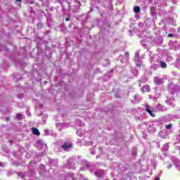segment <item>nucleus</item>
Masks as SVG:
<instances>
[{
    "instance_id": "nucleus-34",
    "label": "nucleus",
    "mask_w": 180,
    "mask_h": 180,
    "mask_svg": "<svg viewBox=\"0 0 180 180\" xmlns=\"http://www.w3.org/2000/svg\"><path fill=\"white\" fill-rule=\"evenodd\" d=\"M13 165H16V164L15 163V162H13Z\"/></svg>"
},
{
    "instance_id": "nucleus-16",
    "label": "nucleus",
    "mask_w": 180,
    "mask_h": 180,
    "mask_svg": "<svg viewBox=\"0 0 180 180\" xmlns=\"http://www.w3.org/2000/svg\"><path fill=\"white\" fill-rule=\"evenodd\" d=\"M77 136H79V137H82V133L81 132V129H78L77 131Z\"/></svg>"
},
{
    "instance_id": "nucleus-29",
    "label": "nucleus",
    "mask_w": 180,
    "mask_h": 180,
    "mask_svg": "<svg viewBox=\"0 0 180 180\" xmlns=\"http://www.w3.org/2000/svg\"><path fill=\"white\" fill-rule=\"evenodd\" d=\"M177 140L179 141L180 143V135L177 137Z\"/></svg>"
},
{
    "instance_id": "nucleus-28",
    "label": "nucleus",
    "mask_w": 180,
    "mask_h": 180,
    "mask_svg": "<svg viewBox=\"0 0 180 180\" xmlns=\"http://www.w3.org/2000/svg\"><path fill=\"white\" fill-rule=\"evenodd\" d=\"M167 168H172V165H171V164H170V165H168L167 166Z\"/></svg>"
},
{
    "instance_id": "nucleus-33",
    "label": "nucleus",
    "mask_w": 180,
    "mask_h": 180,
    "mask_svg": "<svg viewBox=\"0 0 180 180\" xmlns=\"http://www.w3.org/2000/svg\"><path fill=\"white\" fill-rule=\"evenodd\" d=\"M6 122H8V121L9 120V119H8V118H6Z\"/></svg>"
},
{
    "instance_id": "nucleus-32",
    "label": "nucleus",
    "mask_w": 180,
    "mask_h": 180,
    "mask_svg": "<svg viewBox=\"0 0 180 180\" xmlns=\"http://www.w3.org/2000/svg\"><path fill=\"white\" fill-rule=\"evenodd\" d=\"M2 166H3L2 163H1V162H0V167H2Z\"/></svg>"
},
{
    "instance_id": "nucleus-30",
    "label": "nucleus",
    "mask_w": 180,
    "mask_h": 180,
    "mask_svg": "<svg viewBox=\"0 0 180 180\" xmlns=\"http://www.w3.org/2000/svg\"><path fill=\"white\" fill-rule=\"evenodd\" d=\"M155 180H160V178H159L158 176H156V177L155 178Z\"/></svg>"
},
{
    "instance_id": "nucleus-9",
    "label": "nucleus",
    "mask_w": 180,
    "mask_h": 180,
    "mask_svg": "<svg viewBox=\"0 0 180 180\" xmlns=\"http://www.w3.org/2000/svg\"><path fill=\"white\" fill-rule=\"evenodd\" d=\"M142 92H150V86L145 85L141 89Z\"/></svg>"
},
{
    "instance_id": "nucleus-18",
    "label": "nucleus",
    "mask_w": 180,
    "mask_h": 180,
    "mask_svg": "<svg viewBox=\"0 0 180 180\" xmlns=\"http://www.w3.org/2000/svg\"><path fill=\"white\" fill-rule=\"evenodd\" d=\"M171 127H172V124H169L165 126V128L167 129V130H169V129H171Z\"/></svg>"
},
{
    "instance_id": "nucleus-14",
    "label": "nucleus",
    "mask_w": 180,
    "mask_h": 180,
    "mask_svg": "<svg viewBox=\"0 0 180 180\" xmlns=\"http://www.w3.org/2000/svg\"><path fill=\"white\" fill-rule=\"evenodd\" d=\"M134 11L135 12V13H140V7H139L137 6H134Z\"/></svg>"
},
{
    "instance_id": "nucleus-12",
    "label": "nucleus",
    "mask_w": 180,
    "mask_h": 180,
    "mask_svg": "<svg viewBox=\"0 0 180 180\" xmlns=\"http://www.w3.org/2000/svg\"><path fill=\"white\" fill-rule=\"evenodd\" d=\"M32 133H33V134H35L36 136L40 135V131H39V129H37V128H32Z\"/></svg>"
},
{
    "instance_id": "nucleus-41",
    "label": "nucleus",
    "mask_w": 180,
    "mask_h": 180,
    "mask_svg": "<svg viewBox=\"0 0 180 180\" xmlns=\"http://www.w3.org/2000/svg\"><path fill=\"white\" fill-rule=\"evenodd\" d=\"M44 123H46V121H44Z\"/></svg>"
},
{
    "instance_id": "nucleus-35",
    "label": "nucleus",
    "mask_w": 180,
    "mask_h": 180,
    "mask_svg": "<svg viewBox=\"0 0 180 180\" xmlns=\"http://www.w3.org/2000/svg\"><path fill=\"white\" fill-rule=\"evenodd\" d=\"M18 97H19V98H22V96H21V95H20Z\"/></svg>"
},
{
    "instance_id": "nucleus-25",
    "label": "nucleus",
    "mask_w": 180,
    "mask_h": 180,
    "mask_svg": "<svg viewBox=\"0 0 180 180\" xmlns=\"http://www.w3.org/2000/svg\"><path fill=\"white\" fill-rule=\"evenodd\" d=\"M51 162H52V164H54V165H57V162L56 160H52L51 161Z\"/></svg>"
},
{
    "instance_id": "nucleus-5",
    "label": "nucleus",
    "mask_w": 180,
    "mask_h": 180,
    "mask_svg": "<svg viewBox=\"0 0 180 180\" xmlns=\"http://www.w3.org/2000/svg\"><path fill=\"white\" fill-rule=\"evenodd\" d=\"M72 146V143H65V144L62 146V148L65 150V151H68V150H70V148H71Z\"/></svg>"
},
{
    "instance_id": "nucleus-13",
    "label": "nucleus",
    "mask_w": 180,
    "mask_h": 180,
    "mask_svg": "<svg viewBox=\"0 0 180 180\" xmlns=\"http://www.w3.org/2000/svg\"><path fill=\"white\" fill-rule=\"evenodd\" d=\"M134 60H135V61H139V60H140V53L139 52H137L136 53Z\"/></svg>"
},
{
    "instance_id": "nucleus-36",
    "label": "nucleus",
    "mask_w": 180,
    "mask_h": 180,
    "mask_svg": "<svg viewBox=\"0 0 180 180\" xmlns=\"http://www.w3.org/2000/svg\"><path fill=\"white\" fill-rule=\"evenodd\" d=\"M44 84H47V82H44Z\"/></svg>"
},
{
    "instance_id": "nucleus-31",
    "label": "nucleus",
    "mask_w": 180,
    "mask_h": 180,
    "mask_svg": "<svg viewBox=\"0 0 180 180\" xmlns=\"http://www.w3.org/2000/svg\"><path fill=\"white\" fill-rule=\"evenodd\" d=\"M65 20H66V22H68V20H70V18H68L65 19Z\"/></svg>"
},
{
    "instance_id": "nucleus-19",
    "label": "nucleus",
    "mask_w": 180,
    "mask_h": 180,
    "mask_svg": "<svg viewBox=\"0 0 180 180\" xmlns=\"http://www.w3.org/2000/svg\"><path fill=\"white\" fill-rule=\"evenodd\" d=\"M89 165H86L84 167H81L80 171H85V169H86V168H88Z\"/></svg>"
},
{
    "instance_id": "nucleus-39",
    "label": "nucleus",
    "mask_w": 180,
    "mask_h": 180,
    "mask_svg": "<svg viewBox=\"0 0 180 180\" xmlns=\"http://www.w3.org/2000/svg\"><path fill=\"white\" fill-rule=\"evenodd\" d=\"M28 115L30 116V113H28Z\"/></svg>"
},
{
    "instance_id": "nucleus-26",
    "label": "nucleus",
    "mask_w": 180,
    "mask_h": 180,
    "mask_svg": "<svg viewBox=\"0 0 180 180\" xmlns=\"http://www.w3.org/2000/svg\"><path fill=\"white\" fill-rule=\"evenodd\" d=\"M174 165H176V167H180V162L176 164V162H174Z\"/></svg>"
},
{
    "instance_id": "nucleus-20",
    "label": "nucleus",
    "mask_w": 180,
    "mask_h": 180,
    "mask_svg": "<svg viewBox=\"0 0 180 180\" xmlns=\"http://www.w3.org/2000/svg\"><path fill=\"white\" fill-rule=\"evenodd\" d=\"M163 149L165 151H168V145H165L164 147H163Z\"/></svg>"
},
{
    "instance_id": "nucleus-8",
    "label": "nucleus",
    "mask_w": 180,
    "mask_h": 180,
    "mask_svg": "<svg viewBox=\"0 0 180 180\" xmlns=\"http://www.w3.org/2000/svg\"><path fill=\"white\" fill-rule=\"evenodd\" d=\"M166 103H167V105H170L173 108H174V106H175V104L174 103V98L173 97L172 98H170V100H166Z\"/></svg>"
},
{
    "instance_id": "nucleus-15",
    "label": "nucleus",
    "mask_w": 180,
    "mask_h": 180,
    "mask_svg": "<svg viewBox=\"0 0 180 180\" xmlns=\"http://www.w3.org/2000/svg\"><path fill=\"white\" fill-rule=\"evenodd\" d=\"M22 117H23V115H22V114H18L16 115V119H18V120H22Z\"/></svg>"
},
{
    "instance_id": "nucleus-3",
    "label": "nucleus",
    "mask_w": 180,
    "mask_h": 180,
    "mask_svg": "<svg viewBox=\"0 0 180 180\" xmlns=\"http://www.w3.org/2000/svg\"><path fill=\"white\" fill-rule=\"evenodd\" d=\"M74 162H75V160H74V158H70L68 160V164L66 165V167L69 168V169H70L71 168H73Z\"/></svg>"
},
{
    "instance_id": "nucleus-4",
    "label": "nucleus",
    "mask_w": 180,
    "mask_h": 180,
    "mask_svg": "<svg viewBox=\"0 0 180 180\" xmlns=\"http://www.w3.org/2000/svg\"><path fill=\"white\" fill-rule=\"evenodd\" d=\"M154 82L156 85H161L164 84V79L160 78L159 77H156L154 78Z\"/></svg>"
},
{
    "instance_id": "nucleus-11",
    "label": "nucleus",
    "mask_w": 180,
    "mask_h": 180,
    "mask_svg": "<svg viewBox=\"0 0 180 180\" xmlns=\"http://www.w3.org/2000/svg\"><path fill=\"white\" fill-rule=\"evenodd\" d=\"M159 64L161 68H167V63L162 60L159 61Z\"/></svg>"
},
{
    "instance_id": "nucleus-37",
    "label": "nucleus",
    "mask_w": 180,
    "mask_h": 180,
    "mask_svg": "<svg viewBox=\"0 0 180 180\" xmlns=\"http://www.w3.org/2000/svg\"><path fill=\"white\" fill-rule=\"evenodd\" d=\"M32 174H34V171H33Z\"/></svg>"
},
{
    "instance_id": "nucleus-38",
    "label": "nucleus",
    "mask_w": 180,
    "mask_h": 180,
    "mask_svg": "<svg viewBox=\"0 0 180 180\" xmlns=\"http://www.w3.org/2000/svg\"><path fill=\"white\" fill-rule=\"evenodd\" d=\"M78 5H80V3H79V2H78Z\"/></svg>"
},
{
    "instance_id": "nucleus-10",
    "label": "nucleus",
    "mask_w": 180,
    "mask_h": 180,
    "mask_svg": "<svg viewBox=\"0 0 180 180\" xmlns=\"http://www.w3.org/2000/svg\"><path fill=\"white\" fill-rule=\"evenodd\" d=\"M56 127L59 131H61V129H64L65 125L63 123H58L56 124Z\"/></svg>"
},
{
    "instance_id": "nucleus-1",
    "label": "nucleus",
    "mask_w": 180,
    "mask_h": 180,
    "mask_svg": "<svg viewBox=\"0 0 180 180\" xmlns=\"http://www.w3.org/2000/svg\"><path fill=\"white\" fill-rule=\"evenodd\" d=\"M146 110L152 116V117H155V114L153 113V112H154V108H151L148 104L146 105Z\"/></svg>"
},
{
    "instance_id": "nucleus-7",
    "label": "nucleus",
    "mask_w": 180,
    "mask_h": 180,
    "mask_svg": "<svg viewBox=\"0 0 180 180\" xmlns=\"http://www.w3.org/2000/svg\"><path fill=\"white\" fill-rule=\"evenodd\" d=\"M46 172V167L43 165H41L39 166V173L41 174V175H43Z\"/></svg>"
},
{
    "instance_id": "nucleus-6",
    "label": "nucleus",
    "mask_w": 180,
    "mask_h": 180,
    "mask_svg": "<svg viewBox=\"0 0 180 180\" xmlns=\"http://www.w3.org/2000/svg\"><path fill=\"white\" fill-rule=\"evenodd\" d=\"M96 176H98V178H101V176H103L105 175V172L103 170H98L95 172Z\"/></svg>"
},
{
    "instance_id": "nucleus-21",
    "label": "nucleus",
    "mask_w": 180,
    "mask_h": 180,
    "mask_svg": "<svg viewBox=\"0 0 180 180\" xmlns=\"http://www.w3.org/2000/svg\"><path fill=\"white\" fill-rule=\"evenodd\" d=\"M171 88H174V84H169L168 86L169 91H171Z\"/></svg>"
},
{
    "instance_id": "nucleus-22",
    "label": "nucleus",
    "mask_w": 180,
    "mask_h": 180,
    "mask_svg": "<svg viewBox=\"0 0 180 180\" xmlns=\"http://www.w3.org/2000/svg\"><path fill=\"white\" fill-rule=\"evenodd\" d=\"M150 11H151V12H152L153 13H154V12H155V8L151 7V8H150Z\"/></svg>"
},
{
    "instance_id": "nucleus-17",
    "label": "nucleus",
    "mask_w": 180,
    "mask_h": 180,
    "mask_svg": "<svg viewBox=\"0 0 180 180\" xmlns=\"http://www.w3.org/2000/svg\"><path fill=\"white\" fill-rule=\"evenodd\" d=\"M22 3V0H15V4L18 6H20V4Z\"/></svg>"
},
{
    "instance_id": "nucleus-23",
    "label": "nucleus",
    "mask_w": 180,
    "mask_h": 180,
    "mask_svg": "<svg viewBox=\"0 0 180 180\" xmlns=\"http://www.w3.org/2000/svg\"><path fill=\"white\" fill-rule=\"evenodd\" d=\"M44 133L45 134H49V133H50V131L49 129H45Z\"/></svg>"
},
{
    "instance_id": "nucleus-40",
    "label": "nucleus",
    "mask_w": 180,
    "mask_h": 180,
    "mask_svg": "<svg viewBox=\"0 0 180 180\" xmlns=\"http://www.w3.org/2000/svg\"><path fill=\"white\" fill-rule=\"evenodd\" d=\"M136 65H139V66H140V65H139V64H136Z\"/></svg>"
},
{
    "instance_id": "nucleus-24",
    "label": "nucleus",
    "mask_w": 180,
    "mask_h": 180,
    "mask_svg": "<svg viewBox=\"0 0 180 180\" xmlns=\"http://www.w3.org/2000/svg\"><path fill=\"white\" fill-rule=\"evenodd\" d=\"M38 27H39V28L43 27V24H41V22H39V23L38 24Z\"/></svg>"
},
{
    "instance_id": "nucleus-2",
    "label": "nucleus",
    "mask_w": 180,
    "mask_h": 180,
    "mask_svg": "<svg viewBox=\"0 0 180 180\" xmlns=\"http://www.w3.org/2000/svg\"><path fill=\"white\" fill-rule=\"evenodd\" d=\"M37 147L39 150H41V148H43V147H47V144L44 143V142H43V141L39 140L37 142Z\"/></svg>"
},
{
    "instance_id": "nucleus-27",
    "label": "nucleus",
    "mask_w": 180,
    "mask_h": 180,
    "mask_svg": "<svg viewBox=\"0 0 180 180\" xmlns=\"http://www.w3.org/2000/svg\"><path fill=\"white\" fill-rule=\"evenodd\" d=\"M168 37H174V34H168Z\"/></svg>"
}]
</instances>
